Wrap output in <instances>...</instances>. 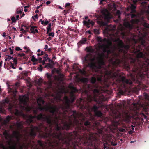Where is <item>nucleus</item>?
Masks as SVG:
<instances>
[{"label":"nucleus","instance_id":"64","mask_svg":"<svg viewBox=\"0 0 149 149\" xmlns=\"http://www.w3.org/2000/svg\"><path fill=\"white\" fill-rule=\"evenodd\" d=\"M39 22H41V24H43V25L44 24V22L43 20H42V19H40V21H39Z\"/></svg>","mask_w":149,"mask_h":149},{"label":"nucleus","instance_id":"16","mask_svg":"<svg viewBox=\"0 0 149 149\" xmlns=\"http://www.w3.org/2000/svg\"><path fill=\"white\" fill-rule=\"evenodd\" d=\"M3 134L5 136L6 139H8L9 136H10L8 131L6 130H5L3 132Z\"/></svg>","mask_w":149,"mask_h":149},{"label":"nucleus","instance_id":"24","mask_svg":"<svg viewBox=\"0 0 149 149\" xmlns=\"http://www.w3.org/2000/svg\"><path fill=\"white\" fill-rule=\"evenodd\" d=\"M31 60L33 62H37L38 61V59L36 58L34 55L32 56V58Z\"/></svg>","mask_w":149,"mask_h":149},{"label":"nucleus","instance_id":"30","mask_svg":"<svg viewBox=\"0 0 149 149\" xmlns=\"http://www.w3.org/2000/svg\"><path fill=\"white\" fill-rule=\"evenodd\" d=\"M104 71L106 74H110L112 73V71L111 70L109 71L107 69H105Z\"/></svg>","mask_w":149,"mask_h":149},{"label":"nucleus","instance_id":"14","mask_svg":"<svg viewBox=\"0 0 149 149\" xmlns=\"http://www.w3.org/2000/svg\"><path fill=\"white\" fill-rule=\"evenodd\" d=\"M111 18V17L109 14L104 13V19L107 22H109V20Z\"/></svg>","mask_w":149,"mask_h":149},{"label":"nucleus","instance_id":"46","mask_svg":"<svg viewBox=\"0 0 149 149\" xmlns=\"http://www.w3.org/2000/svg\"><path fill=\"white\" fill-rule=\"evenodd\" d=\"M118 130L120 131L121 132H125V130L123 128H119Z\"/></svg>","mask_w":149,"mask_h":149},{"label":"nucleus","instance_id":"58","mask_svg":"<svg viewBox=\"0 0 149 149\" xmlns=\"http://www.w3.org/2000/svg\"><path fill=\"white\" fill-rule=\"evenodd\" d=\"M49 22L48 21L44 22V24L45 25H46L49 23Z\"/></svg>","mask_w":149,"mask_h":149},{"label":"nucleus","instance_id":"9","mask_svg":"<svg viewBox=\"0 0 149 149\" xmlns=\"http://www.w3.org/2000/svg\"><path fill=\"white\" fill-rule=\"evenodd\" d=\"M70 88L71 89L70 94L71 96V97L72 98V102H73L75 99V94L77 93H79L81 92V91L80 90L77 89L73 85L70 86Z\"/></svg>","mask_w":149,"mask_h":149},{"label":"nucleus","instance_id":"40","mask_svg":"<svg viewBox=\"0 0 149 149\" xmlns=\"http://www.w3.org/2000/svg\"><path fill=\"white\" fill-rule=\"evenodd\" d=\"M10 66L13 69H15L16 68V67L15 66V65L12 62H10Z\"/></svg>","mask_w":149,"mask_h":149},{"label":"nucleus","instance_id":"21","mask_svg":"<svg viewBox=\"0 0 149 149\" xmlns=\"http://www.w3.org/2000/svg\"><path fill=\"white\" fill-rule=\"evenodd\" d=\"M46 75L48 80L49 81H51L52 80V75L49 73H46Z\"/></svg>","mask_w":149,"mask_h":149},{"label":"nucleus","instance_id":"3","mask_svg":"<svg viewBox=\"0 0 149 149\" xmlns=\"http://www.w3.org/2000/svg\"><path fill=\"white\" fill-rule=\"evenodd\" d=\"M56 98L57 100L61 101L58 107L56 105H49L42 107L44 104L45 101L40 98L38 99L37 102L38 106V109L40 111L45 110L49 111L51 114L46 115L42 113H40L37 116L31 115H27L24 114L22 110L15 109V114L21 116L26 119V123L30 126V132L29 135L32 138H34L36 135V133H39V135L47 138L49 135L47 134H50L54 130L56 124L58 125L57 121L59 118L57 115L59 114V109H61L63 114L66 117L72 111L70 104V100L67 96H64V100L61 98V95L60 93H57Z\"/></svg>","mask_w":149,"mask_h":149},{"label":"nucleus","instance_id":"29","mask_svg":"<svg viewBox=\"0 0 149 149\" xmlns=\"http://www.w3.org/2000/svg\"><path fill=\"white\" fill-rule=\"evenodd\" d=\"M13 61L15 65V66H16V65L17 63V58H13Z\"/></svg>","mask_w":149,"mask_h":149},{"label":"nucleus","instance_id":"49","mask_svg":"<svg viewBox=\"0 0 149 149\" xmlns=\"http://www.w3.org/2000/svg\"><path fill=\"white\" fill-rule=\"evenodd\" d=\"M24 48L26 50V52H29L30 51V50L29 48H28L27 47H25Z\"/></svg>","mask_w":149,"mask_h":149},{"label":"nucleus","instance_id":"33","mask_svg":"<svg viewBox=\"0 0 149 149\" xmlns=\"http://www.w3.org/2000/svg\"><path fill=\"white\" fill-rule=\"evenodd\" d=\"M11 19L12 21V23H15L16 22V20L14 16H13L11 17Z\"/></svg>","mask_w":149,"mask_h":149},{"label":"nucleus","instance_id":"43","mask_svg":"<svg viewBox=\"0 0 149 149\" xmlns=\"http://www.w3.org/2000/svg\"><path fill=\"white\" fill-rule=\"evenodd\" d=\"M25 54L24 53H22L21 54H17V56H19L20 57H23L24 56H25Z\"/></svg>","mask_w":149,"mask_h":149},{"label":"nucleus","instance_id":"51","mask_svg":"<svg viewBox=\"0 0 149 149\" xmlns=\"http://www.w3.org/2000/svg\"><path fill=\"white\" fill-rule=\"evenodd\" d=\"M116 14L119 16H120L121 14L120 11L119 10H117L116 11Z\"/></svg>","mask_w":149,"mask_h":149},{"label":"nucleus","instance_id":"13","mask_svg":"<svg viewBox=\"0 0 149 149\" xmlns=\"http://www.w3.org/2000/svg\"><path fill=\"white\" fill-rule=\"evenodd\" d=\"M10 91V92L12 93L13 95V97L14 100H16V94L17 92V90H15L11 88H10L9 91Z\"/></svg>","mask_w":149,"mask_h":149},{"label":"nucleus","instance_id":"20","mask_svg":"<svg viewBox=\"0 0 149 149\" xmlns=\"http://www.w3.org/2000/svg\"><path fill=\"white\" fill-rule=\"evenodd\" d=\"M47 31L46 33L47 34H48L49 33V32H51L52 31V28L51 27V24L50 23L49 24V25L47 27Z\"/></svg>","mask_w":149,"mask_h":149},{"label":"nucleus","instance_id":"54","mask_svg":"<svg viewBox=\"0 0 149 149\" xmlns=\"http://www.w3.org/2000/svg\"><path fill=\"white\" fill-rule=\"evenodd\" d=\"M15 50L16 51H19V50H22V49H21L20 47H17L16 48Z\"/></svg>","mask_w":149,"mask_h":149},{"label":"nucleus","instance_id":"63","mask_svg":"<svg viewBox=\"0 0 149 149\" xmlns=\"http://www.w3.org/2000/svg\"><path fill=\"white\" fill-rule=\"evenodd\" d=\"M8 58H9V60L11 59H13V57H11L10 56H8Z\"/></svg>","mask_w":149,"mask_h":149},{"label":"nucleus","instance_id":"37","mask_svg":"<svg viewBox=\"0 0 149 149\" xmlns=\"http://www.w3.org/2000/svg\"><path fill=\"white\" fill-rule=\"evenodd\" d=\"M8 49L9 50V51L10 52V54H13V50L11 49L10 47H9L8 48Z\"/></svg>","mask_w":149,"mask_h":149},{"label":"nucleus","instance_id":"23","mask_svg":"<svg viewBox=\"0 0 149 149\" xmlns=\"http://www.w3.org/2000/svg\"><path fill=\"white\" fill-rule=\"evenodd\" d=\"M0 148L3 149H8L9 147H6L3 143L0 142Z\"/></svg>","mask_w":149,"mask_h":149},{"label":"nucleus","instance_id":"18","mask_svg":"<svg viewBox=\"0 0 149 149\" xmlns=\"http://www.w3.org/2000/svg\"><path fill=\"white\" fill-rule=\"evenodd\" d=\"M135 5L134 4H132L131 5V13H135L136 12L135 9L136 7Z\"/></svg>","mask_w":149,"mask_h":149},{"label":"nucleus","instance_id":"47","mask_svg":"<svg viewBox=\"0 0 149 149\" xmlns=\"http://www.w3.org/2000/svg\"><path fill=\"white\" fill-rule=\"evenodd\" d=\"M49 33V36H51L52 37H54V33L52 32H51L50 33Z\"/></svg>","mask_w":149,"mask_h":149},{"label":"nucleus","instance_id":"17","mask_svg":"<svg viewBox=\"0 0 149 149\" xmlns=\"http://www.w3.org/2000/svg\"><path fill=\"white\" fill-rule=\"evenodd\" d=\"M132 116L128 113H126L125 116V119L127 121H128L130 119Z\"/></svg>","mask_w":149,"mask_h":149},{"label":"nucleus","instance_id":"11","mask_svg":"<svg viewBox=\"0 0 149 149\" xmlns=\"http://www.w3.org/2000/svg\"><path fill=\"white\" fill-rule=\"evenodd\" d=\"M83 23L88 28L90 27L91 25V26H93L95 24V23L93 21H91L90 20H88V21L84 20Z\"/></svg>","mask_w":149,"mask_h":149},{"label":"nucleus","instance_id":"41","mask_svg":"<svg viewBox=\"0 0 149 149\" xmlns=\"http://www.w3.org/2000/svg\"><path fill=\"white\" fill-rule=\"evenodd\" d=\"M45 52H44L43 51H42L40 53H38L37 55L38 56H41L42 55H43L44 54H45Z\"/></svg>","mask_w":149,"mask_h":149},{"label":"nucleus","instance_id":"38","mask_svg":"<svg viewBox=\"0 0 149 149\" xmlns=\"http://www.w3.org/2000/svg\"><path fill=\"white\" fill-rule=\"evenodd\" d=\"M22 13V12L21 10H18V9H17V11L16 12V14H21Z\"/></svg>","mask_w":149,"mask_h":149},{"label":"nucleus","instance_id":"57","mask_svg":"<svg viewBox=\"0 0 149 149\" xmlns=\"http://www.w3.org/2000/svg\"><path fill=\"white\" fill-rule=\"evenodd\" d=\"M133 132L134 131L132 130H130L128 131V133L130 134H132Z\"/></svg>","mask_w":149,"mask_h":149},{"label":"nucleus","instance_id":"19","mask_svg":"<svg viewBox=\"0 0 149 149\" xmlns=\"http://www.w3.org/2000/svg\"><path fill=\"white\" fill-rule=\"evenodd\" d=\"M46 65L47 66V69L53 68L54 65V64L51 63H47Z\"/></svg>","mask_w":149,"mask_h":149},{"label":"nucleus","instance_id":"42","mask_svg":"<svg viewBox=\"0 0 149 149\" xmlns=\"http://www.w3.org/2000/svg\"><path fill=\"white\" fill-rule=\"evenodd\" d=\"M33 113L35 114L34 116H36V115L37 114V109H34L33 110Z\"/></svg>","mask_w":149,"mask_h":149},{"label":"nucleus","instance_id":"56","mask_svg":"<svg viewBox=\"0 0 149 149\" xmlns=\"http://www.w3.org/2000/svg\"><path fill=\"white\" fill-rule=\"evenodd\" d=\"M70 4H71L70 3H67L65 5V6L66 7H69L70 6Z\"/></svg>","mask_w":149,"mask_h":149},{"label":"nucleus","instance_id":"53","mask_svg":"<svg viewBox=\"0 0 149 149\" xmlns=\"http://www.w3.org/2000/svg\"><path fill=\"white\" fill-rule=\"evenodd\" d=\"M119 124V122L116 121L115 124H114L113 125L117 127Z\"/></svg>","mask_w":149,"mask_h":149},{"label":"nucleus","instance_id":"27","mask_svg":"<svg viewBox=\"0 0 149 149\" xmlns=\"http://www.w3.org/2000/svg\"><path fill=\"white\" fill-rule=\"evenodd\" d=\"M47 60L48 61L49 63L54 64V61L50 59L49 58L47 57V59H46V61Z\"/></svg>","mask_w":149,"mask_h":149},{"label":"nucleus","instance_id":"15","mask_svg":"<svg viewBox=\"0 0 149 149\" xmlns=\"http://www.w3.org/2000/svg\"><path fill=\"white\" fill-rule=\"evenodd\" d=\"M86 41V39L85 38H83L78 43V46H81L82 44H85Z\"/></svg>","mask_w":149,"mask_h":149},{"label":"nucleus","instance_id":"4","mask_svg":"<svg viewBox=\"0 0 149 149\" xmlns=\"http://www.w3.org/2000/svg\"><path fill=\"white\" fill-rule=\"evenodd\" d=\"M19 134V132L18 131H14L13 132V136L17 139V141L18 144L19 149H23L24 147L25 148V149H28V147L29 146H30L31 148L33 149H40L34 141H32V143L30 141L28 143L27 146L25 145L24 144L21 145L19 142V139L18 136ZM47 139H48V138ZM7 143L9 145V149H18L17 146V143L15 142H13L11 139H10L9 141H8ZM37 143L41 148L42 149H49V143L48 142V144L47 145L46 143H43L42 141L38 140Z\"/></svg>","mask_w":149,"mask_h":149},{"label":"nucleus","instance_id":"22","mask_svg":"<svg viewBox=\"0 0 149 149\" xmlns=\"http://www.w3.org/2000/svg\"><path fill=\"white\" fill-rule=\"evenodd\" d=\"M108 23L107 22H105L103 21H101L99 22V23L100 25L101 26H107V24Z\"/></svg>","mask_w":149,"mask_h":149},{"label":"nucleus","instance_id":"31","mask_svg":"<svg viewBox=\"0 0 149 149\" xmlns=\"http://www.w3.org/2000/svg\"><path fill=\"white\" fill-rule=\"evenodd\" d=\"M43 67L42 66V65H39V67L38 68V70L40 71H42V69Z\"/></svg>","mask_w":149,"mask_h":149},{"label":"nucleus","instance_id":"62","mask_svg":"<svg viewBox=\"0 0 149 149\" xmlns=\"http://www.w3.org/2000/svg\"><path fill=\"white\" fill-rule=\"evenodd\" d=\"M46 61V60H43L42 62L41 63H42V65H44L45 64H46L45 63Z\"/></svg>","mask_w":149,"mask_h":149},{"label":"nucleus","instance_id":"45","mask_svg":"<svg viewBox=\"0 0 149 149\" xmlns=\"http://www.w3.org/2000/svg\"><path fill=\"white\" fill-rule=\"evenodd\" d=\"M11 119V117L10 116H7V117L6 118V120L8 122Z\"/></svg>","mask_w":149,"mask_h":149},{"label":"nucleus","instance_id":"26","mask_svg":"<svg viewBox=\"0 0 149 149\" xmlns=\"http://www.w3.org/2000/svg\"><path fill=\"white\" fill-rule=\"evenodd\" d=\"M95 51L94 49L91 48H88V51L91 53H93Z\"/></svg>","mask_w":149,"mask_h":149},{"label":"nucleus","instance_id":"36","mask_svg":"<svg viewBox=\"0 0 149 149\" xmlns=\"http://www.w3.org/2000/svg\"><path fill=\"white\" fill-rule=\"evenodd\" d=\"M94 32L96 34H98L100 33L99 31L97 29H95L94 30Z\"/></svg>","mask_w":149,"mask_h":149},{"label":"nucleus","instance_id":"5","mask_svg":"<svg viewBox=\"0 0 149 149\" xmlns=\"http://www.w3.org/2000/svg\"><path fill=\"white\" fill-rule=\"evenodd\" d=\"M14 105L12 103L9 98L6 97L3 100L2 102H0V113H6L5 108L8 109L10 111H12Z\"/></svg>","mask_w":149,"mask_h":149},{"label":"nucleus","instance_id":"1","mask_svg":"<svg viewBox=\"0 0 149 149\" xmlns=\"http://www.w3.org/2000/svg\"><path fill=\"white\" fill-rule=\"evenodd\" d=\"M87 89L83 92L86 95L84 100L80 98L77 101V106L82 110L83 113H77L76 111H70L66 117L68 122H65L63 126L56 124L54 130L49 135L48 143L49 149H77V140L84 141V143L88 146L90 149H109L107 143H104L99 138L94 136L90 133L89 129L83 125L90 127L91 125L90 120L94 117L91 113L93 112L96 116L102 117L103 113L99 110L103 106L101 104L104 100V96L101 94L103 91L102 87L97 84H92L86 86Z\"/></svg>","mask_w":149,"mask_h":149},{"label":"nucleus","instance_id":"39","mask_svg":"<svg viewBox=\"0 0 149 149\" xmlns=\"http://www.w3.org/2000/svg\"><path fill=\"white\" fill-rule=\"evenodd\" d=\"M43 82V80L42 79V78H39V79L38 81V83L40 84H41Z\"/></svg>","mask_w":149,"mask_h":149},{"label":"nucleus","instance_id":"8","mask_svg":"<svg viewBox=\"0 0 149 149\" xmlns=\"http://www.w3.org/2000/svg\"><path fill=\"white\" fill-rule=\"evenodd\" d=\"M139 21L138 19H132L131 20V24L127 21H125L124 22V26L129 30H131L134 27V24H137Z\"/></svg>","mask_w":149,"mask_h":149},{"label":"nucleus","instance_id":"61","mask_svg":"<svg viewBox=\"0 0 149 149\" xmlns=\"http://www.w3.org/2000/svg\"><path fill=\"white\" fill-rule=\"evenodd\" d=\"M48 46L47 45H45L44 49L46 51L47 49H48Z\"/></svg>","mask_w":149,"mask_h":149},{"label":"nucleus","instance_id":"6","mask_svg":"<svg viewBox=\"0 0 149 149\" xmlns=\"http://www.w3.org/2000/svg\"><path fill=\"white\" fill-rule=\"evenodd\" d=\"M28 98L25 95H22L20 96L19 100L20 102L23 105V106L20 105L21 109H25L27 112H29L31 110V107L27 106V100Z\"/></svg>","mask_w":149,"mask_h":149},{"label":"nucleus","instance_id":"60","mask_svg":"<svg viewBox=\"0 0 149 149\" xmlns=\"http://www.w3.org/2000/svg\"><path fill=\"white\" fill-rule=\"evenodd\" d=\"M23 58L25 60H27L28 58L25 55V56H24L23 57Z\"/></svg>","mask_w":149,"mask_h":149},{"label":"nucleus","instance_id":"28","mask_svg":"<svg viewBox=\"0 0 149 149\" xmlns=\"http://www.w3.org/2000/svg\"><path fill=\"white\" fill-rule=\"evenodd\" d=\"M144 96L145 99L149 101V94H145Z\"/></svg>","mask_w":149,"mask_h":149},{"label":"nucleus","instance_id":"12","mask_svg":"<svg viewBox=\"0 0 149 149\" xmlns=\"http://www.w3.org/2000/svg\"><path fill=\"white\" fill-rule=\"evenodd\" d=\"M24 124V122L22 121H17L16 123V125L18 129H22L23 127V125Z\"/></svg>","mask_w":149,"mask_h":149},{"label":"nucleus","instance_id":"7","mask_svg":"<svg viewBox=\"0 0 149 149\" xmlns=\"http://www.w3.org/2000/svg\"><path fill=\"white\" fill-rule=\"evenodd\" d=\"M118 81L121 89H126L127 88V84L131 85L132 84V82L131 80L127 79L125 77L121 76H119Z\"/></svg>","mask_w":149,"mask_h":149},{"label":"nucleus","instance_id":"32","mask_svg":"<svg viewBox=\"0 0 149 149\" xmlns=\"http://www.w3.org/2000/svg\"><path fill=\"white\" fill-rule=\"evenodd\" d=\"M34 29L32 27V26L31 27V28L30 29V31H31V33L35 34V32L34 31Z\"/></svg>","mask_w":149,"mask_h":149},{"label":"nucleus","instance_id":"55","mask_svg":"<svg viewBox=\"0 0 149 149\" xmlns=\"http://www.w3.org/2000/svg\"><path fill=\"white\" fill-rule=\"evenodd\" d=\"M48 55L47 54H45L44 57V58L45 59V60H46V59H47V58L48 57Z\"/></svg>","mask_w":149,"mask_h":149},{"label":"nucleus","instance_id":"10","mask_svg":"<svg viewBox=\"0 0 149 149\" xmlns=\"http://www.w3.org/2000/svg\"><path fill=\"white\" fill-rule=\"evenodd\" d=\"M102 77V75L100 77H97V81L100 84L104 85V86L108 87L109 86L107 84L108 80L104 79L103 80Z\"/></svg>","mask_w":149,"mask_h":149},{"label":"nucleus","instance_id":"59","mask_svg":"<svg viewBox=\"0 0 149 149\" xmlns=\"http://www.w3.org/2000/svg\"><path fill=\"white\" fill-rule=\"evenodd\" d=\"M15 85L17 87H18L19 86V83L18 82H17L15 84Z\"/></svg>","mask_w":149,"mask_h":149},{"label":"nucleus","instance_id":"50","mask_svg":"<svg viewBox=\"0 0 149 149\" xmlns=\"http://www.w3.org/2000/svg\"><path fill=\"white\" fill-rule=\"evenodd\" d=\"M132 1L133 2L134 4H136L137 3L138 1H139V0H132Z\"/></svg>","mask_w":149,"mask_h":149},{"label":"nucleus","instance_id":"34","mask_svg":"<svg viewBox=\"0 0 149 149\" xmlns=\"http://www.w3.org/2000/svg\"><path fill=\"white\" fill-rule=\"evenodd\" d=\"M111 144L112 146H115L117 144V142H116V141H112L111 142Z\"/></svg>","mask_w":149,"mask_h":149},{"label":"nucleus","instance_id":"44","mask_svg":"<svg viewBox=\"0 0 149 149\" xmlns=\"http://www.w3.org/2000/svg\"><path fill=\"white\" fill-rule=\"evenodd\" d=\"M133 106L136 108V109L137 110L139 109V108L138 107H137V104L136 103H133Z\"/></svg>","mask_w":149,"mask_h":149},{"label":"nucleus","instance_id":"25","mask_svg":"<svg viewBox=\"0 0 149 149\" xmlns=\"http://www.w3.org/2000/svg\"><path fill=\"white\" fill-rule=\"evenodd\" d=\"M81 81L84 83H86L88 81V79L86 78H83L81 79Z\"/></svg>","mask_w":149,"mask_h":149},{"label":"nucleus","instance_id":"52","mask_svg":"<svg viewBox=\"0 0 149 149\" xmlns=\"http://www.w3.org/2000/svg\"><path fill=\"white\" fill-rule=\"evenodd\" d=\"M38 61L39 63H41L43 61L42 60V59L41 57H39L38 60Z\"/></svg>","mask_w":149,"mask_h":149},{"label":"nucleus","instance_id":"48","mask_svg":"<svg viewBox=\"0 0 149 149\" xmlns=\"http://www.w3.org/2000/svg\"><path fill=\"white\" fill-rule=\"evenodd\" d=\"M23 26L25 27L26 28V30H28V29H29V28L30 27H31V25H30L29 26H25V25H22L21 26V27H23Z\"/></svg>","mask_w":149,"mask_h":149},{"label":"nucleus","instance_id":"35","mask_svg":"<svg viewBox=\"0 0 149 149\" xmlns=\"http://www.w3.org/2000/svg\"><path fill=\"white\" fill-rule=\"evenodd\" d=\"M131 18L132 19L134 18L135 17H137L136 15V14H134V13H133V14H131Z\"/></svg>","mask_w":149,"mask_h":149},{"label":"nucleus","instance_id":"2","mask_svg":"<svg viewBox=\"0 0 149 149\" xmlns=\"http://www.w3.org/2000/svg\"><path fill=\"white\" fill-rule=\"evenodd\" d=\"M129 40V44L125 45L119 38L113 40L116 42L117 47L112 49V44L106 38L102 39L97 36L96 40L102 44L100 46L102 52L98 53L97 58L98 66L94 61L95 58H91L88 54L85 58V61L88 63L92 68H97L100 70L104 65V58L108 59L113 68L120 66L122 64L126 70L129 72L131 77L139 81L145 77L146 67L149 65V60L145 57L144 54L141 52L142 49L139 45L138 39L135 36Z\"/></svg>","mask_w":149,"mask_h":149}]
</instances>
